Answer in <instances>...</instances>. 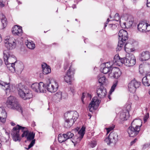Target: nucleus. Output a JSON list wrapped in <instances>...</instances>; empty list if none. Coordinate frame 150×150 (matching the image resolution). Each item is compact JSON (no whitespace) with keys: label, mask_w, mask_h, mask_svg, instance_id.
I'll list each match as a JSON object with an SVG mask.
<instances>
[{"label":"nucleus","mask_w":150,"mask_h":150,"mask_svg":"<svg viewBox=\"0 0 150 150\" xmlns=\"http://www.w3.org/2000/svg\"><path fill=\"white\" fill-rule=\"evenodd\" d=\"M96 145V143L95 142H92L91 144V146L92 148L95 147Z\"/></svg>","instance_id":"8fccbe9b"},{"label":"nucleus","mask_w":150,"mask_h":150,"mask_svg":"<svg viewBox=\"0 0 150 150\" xmlns=\"http://www.w3.org/2000/svg\"><path fill=\"white\" fill-rule=\"evenodd\" d=\"M122 72L119 68L114 67L112 69L111 72L109 74V77L117 79L120 76Z\"/></svg>","instance_id":"f3484780"},{"label":"nucleus","mask_w":150,"mask_h":150,"mask_svg":"<svg viewBox=\"0 0 150 150\" xmlns=\"http://www.w3.org/2000/svg\"><path fill=\"white\" fill-rule=\"evenodd\" d=\"M73 7H74L75 8L76 7V6L74 5Z\"/></svg>","instance_id":"69168bd1"},{"label":"nucleus","mask_w":150,"mask_h":150,"mask_svg":"<svg viewBox=\"0 0 150 150\" xmlns=\"http://www.w3.org/2000/svg\"><path fill=\"white\" fill-rule=\"evenodd\" d=\"M74 130H72V131H71V132H73V131H74Z\"/></svg>","instance_id":"774afa93"},{"label":"nucleus","mask_w":150,"mask_h":150,"mask_svg":"<svg viewBox=\"0 0 150 150\" xmlns=\"http://www.w3.org/2000/svg\"><path fill=\"white\" fill-rule=\"evenodd\" d=\"M75 130H76V131H78V130H76V129H75Z\"/></svg>","instance_id":"338daca9"},{"label":"nucleus","mask_w":150,"mask_h":150,"mask_svg":"<svg viewBox=\"0 0 150 150\" xmlns=\"http://www.w3.org/2000/svg\"><path fill=\"white\" fill-rule=\"evenodd\" d=\"M2 61L1 59H0V66H1L2 64Z\"/></svg>","instance_id":"4d7b16f0"},{"label":"nucleus","mask_w":150,"mask_h":150,"mask_svg":"<svg viewBox=\"0 0 150 150\" xmlns=\"http://www.w3.org/2000/svg\"><path fill=\"white\" fill-rule=\"evenodd\" d=\"M74 74V70L71 65L64 77V79L65 82L67 83H70Z\"/></svg>","instance_id":"9b49d317"},{"label":"nucleus","mask_w":150,"mask_h":150,"mask_svg":"<svg viewBox=\"0 0 150 150\" xmlns=\"http://www.w3.org/2000/svg\"><path fill=\"white\" fill-rule=\"evenodd\" d=\"M4 59L6 64L8 68H9L10 70L13 69L14 71L21 74L24 68L23 64L21 62L16 61L13 63L16 60L14 55L9 54L8 50H6L4 52Z\"/></svg>","instance_id":"f257e3e1"},{"label":"nucleus","mask_w":150,"mask_h":150,"mask_svg":"<svg viewBox=\"0 0 150 150\" xmlns=\"http://www.w3.org/2000/svg\"><path fill=\"white\" fill-rule=\"evenodd\" d=\"M69 64L67 63H66L64 64V69L65 70L67 69L69 66Z\"/></svg>","instance_id":"3c124183"},{"label":"nucleus","mask_w":150,"mask_h":150,"mask_svg":"<svg viewBox=\"0 0 150 150\" xmlns=\"http://www.w3.org/2000/svg\"><path fill=\"white\" fill-rule=\"evenodd\" d=\"M142 82L145 86H150V74L146 75L143 78Z\"/></svg>","instance_id":"a878e982"},{"label":"nucleus","mask_w":150,"mask_h":150,"mask_svg":"<svg viewBox=\"0 0 150 150\" xmlns=\"http://www.w3.org/2000/svg\"><path fill=\"white\" fill-rule=\"evenodd\" d=\"M137 140V139L135 138V139H134V140L132 141L130 143L131 145H132L133 144H134V143H135L136 142Z\"/></svg>","instance_id":"864d4df0"},{"label":"nucleus","mask_w":150,"mask_h":150,"mask_svg":"<svg viewBox=\"0 0 150 150\" xmlns=\"http://www.w3.org/2000/svg\"><path fill=\"white\" fill-rule=\"evenodd\" d=\"M148 68H149L150 70V65L148 64H140L139 66V71L142 73L141 71L143 69L144 71H147Z\"/></svg>","instance_id":"bb28decb"},{"label":"nucleus","mask_w":150,"mask_h":150,"mask_svg":"<svg viewBox=\"0 0 150 150\" xmlns=\"http://www.w3.org/2000/svg\"><path fill=\"white\" fill-rule=\"evenodd\" d=\"M20 130H21L22 132H23L21 135L22 137H27L29 133V132L26 127H22L18 125H17L13 128L12 130L11 133L13 140L15 142L18 141H20L21 140L19 134Z\"/></svg>","instance_id":"7ed1b4c3"},{"label":"nucleus","mask_w":150,"mask_h":150,"mask_svg":"<svg viewBox=\"0 0 150 150\" xmlns=\"http://www.w3.org/2000/svg\"><path fill=\"white\" fill-rule=\"evenodd\" d=\"M35 139H33L32 140L30 144L29 145L28 148H27V149H29L30 148H31L32 147L34 144H35Z\"/></svg>","instance_id":"37998d69"},{"label":"nucleus","mask_w":150,"mask_h":150,"mask_svg":"<svg viewBox=\"0 0 150 150\" xmlns=\"http://www.w3.org/2000/svg\"><path fill=\"white\" fill-rule=\"evenodd\" d=\"M65 134V136L67 139L71 138H72L71 140V141L75 145V143L76 142V141L75 140V139H77V137H76L75 136H74V134L73 133H72L71 132H68L66 134Z\"/></svg>","instance_id":"393cba45"},{"label":"nucleus","mask_w":150,"mask_h":150,"mask_svg":"<svg viewBox=\"0 0 150 150\" xmlns=\"http://www.w3.org/2000/svg\"><path fill=\"white\" fill-rule=\"evenodd\" d=\"M31 88L34 91L37 92H46V88L45 87V84L42 82L33 83L31 86Z\"/></svg>","instance_id":"423d86ee"},{"label":"nucleus","mask_w":150,"mask_h":150,"mask_svg":"<svg viewBox=\"0 0 150 150\" xmlns=\"http://www.w3.org/2000/svg\"><path fill=\"white\" fill-rule=\"evenodd\" d=\"M146 5L147 7H150V3L147 2Z\"/></svg>","instance_id":"6e6d98bb"},{"label":"nucleus","mask_w":150,"mask_h":150,"mask_svg":"<svg viewBox=\"0 0 150 150\" xmlns=\"http://www.w3.org/2000/svg\"><path fill=\"white\" fill-rule=\"evenodd\" d=\"M125 58H121L118 54H116L114 56L113 62H110L112 66L113 65L121 66L124 63Z\"/></svg>","instance_id":"2eb2a0df"},{"label":"nucleus","mask_w":150,"mask_h":150,"mask_svg":"<svg viewBox=\"0 0 150 150\" xmlns=\"http://www.w3.org/2000/svg\"><path fill=\"white\" fill-rule=\"evenodd\" d=\"M85 127L83 126L79 132H78V133L81 136V138H83L85 134Z\"/></svg>","instance_id":"e433bc0d"},{"label":"nucleus","mask_w":150,"mask_h":150,"mask_svg":"<svg viewBox=\"0 0 150 150\" xmlns=\"http://www.w3.org/2000/svg\"><path fill=\"white\" fill-rule=\"evenodd\" d=\"M150 147V143H147L145 144L143 146V148H146L149 147Z\"/></svg>","instance_id":"09e8293b"},{"label":"nucleus","mask_w":150,"mask_h":150,"mask_svg":"<svg viewBox=\"0 0 150 150\" xmlns=\"http://www.w3.org/2000/svg\"><path fill=\"white\" fill-rule=\"evenodd\" d=\"M140 129L138 127L136 128L131 125L127 129V132L130 137H133L136 136L139 133Z\"/></svg>","instance_id":"a211bd4d"},{"label":"nucleus","mask_w":150,"mask_h":150,"mask_svg":"<svg viewBox=\"0 0 150 150\" xmlns=\"http://www.w3.org/2000/svg\"><path fill=\"white\" fill-rule=\"evenodd\" d=\"M79 116V114L76 111H68L65 113V127L66 128L71 127L76 121Z\"/></svg>","instance_id":"f03ea898"},{"label":"nucleus","mask_w":150,"mask_h":150,"mask_svg":"<svg viewBox=\"0 0 150 150\" xmlns=\"http://www.w3.org/2000/svg\"><path fill=\"white\" fill-rule=\"evenodd\" d=\"M136 60L135 57L133 55H131L128 57L125 58L124 64L128 67L134 66L136 63Z\"/></svg>","instance_id":"f8f14e48"},{"label":"nucleus","mask_w":150,"mask_h":150,"mask_svg":"<svg viewBox=\"0 0 150 150\" xmlns=\"http://www.w3.org/2000/svg\"><path fill=\"white\" fill-rule=\"evenodd\" d=\"M99 104H89L88 109L90 112H92L94 110H96L99 106Z\"/></svg>","instance_id":"c756f323"},{"label":"nucleus","mask_w":150,"mask_h":150,"mask_svg":"<svg viewBox=\"0 0 150 150\" xmlns=\"http://www.w3.org/2000/svg\"><path fill=\"white\" fill-rule=\"evenodd\" d=\"M142 120L140 119H136L132 122L131 125L136 128L139 127L140 129V127L142 125Z\"/></svg>","instance_id":"b1692460"},{"label":"nucleus","mask_w":150,"mask_h":150,"mask_svg":"<svg viewBox=\"0 0 150 150\" xmlns=\"http://www.w3.org/2000/svg\"><path fill=\"white\" fill-rule=\"evenodd\" d=\"M6 44V47L8 50H4L3 51V53L5 51L8 50L9 53L12 54L11 53L9 50H12L15 48L16 47V40L13 38H9V39L7 38L6 39V41L5 42Z\"/></svg>","instance_id":"6e6552de"},{"label":"nucleus","mask_w":150,"mask_h":150,"mask_svg":"<svg viewBox=\"0 0 150 150\" xmlns=\"http://www.w3.org/2000/svg\"><path fill=\"white\" fill-rule=\"evenodd\" d=\"M102 66L103 67L100 69L101 71L104 74L108 73L109 76V74L111 73L112 69V65L110 62L104 63Z\"/></svg>","instance_id":"dca6fc26"},{"label":"nucleus","mask_w":150,"mask_h":150,"mask_svg":"<svg viewBox=\"0 0 150 150\" xmlns=\"http://www.w3.org/2000/svg\"><path fill=\"white\" fill-rule=\"evenodd\" d=\"M118 135L115 132H111L110 134L108 137L105 139V141L108 144L111 143L115 144L118 140Z\"/></svg>","instance_id":"0eeeda50"},{"label":"nucleus","mask_w":150,"mask_h":150,"mask_svg":"<svg viewBox=\"0 0 150 150\" xmlns=\"http://www.w3.org/2000/svg\"><path fill=\"white\" fill-rule=\"evenodd\" d=\"M147 2L150 3V0H147Z\"/></svg>","instance_id":"e2e57ef3"},{"label":"nucleus","mask_w":150,"mask_h":150,"mask_svg":"<svg viewBox=\"0 0 150 150\" xmlns=\"http://www.w3.org/2000/svg\"><path fill=\"white\" fill-rule=\"evenodd\" d=\"M115 21H118L120 20L119 15L118 13H116L115 15Z\"/></svg>","instance_id":"a18cd8bd"},{"label":"nucleus","mask_w":150,"mask_h":150,"mask_svg":"<svg viewBox=\"0 0 150 150\" xmlns=\"http://www.w3.org/2000/svg\"><path fill=\"white\" fill-rule=\"evenodd\" d=\"M33 125H34V126L35 125V122H33L32 123Z\"/></svg>","instance_id":"680f3d73"},{"label":"nucleus","mask_w":150,"mask_h":150,"mask_svg":"<svg viewBox=\"0 0 150 150\" xmlns=\"http://www.w3.org/2000/svg\"><path fill=\"white\" fill-rule=\"evenodd\" d=\"M109 25L110 27H111L113 30L116 29L117 28V25L115 24H109Z\"/></svg>","instance_id":"49530a36"},{"label":"nucleus","mask_w":150,"mask_h":150,"mask_svg":"<svg viewBox=\"0 0 150 150\" xmlns=\"http://www.w3.org/2000/svg\"><path fill=\"white\" fill-rule=\"evenodd\" d=\"M149 113H147L146 115H145L144 117V122H146L147 119L149 118Z\"/></svg>","instance_id":"c03bdc74"},{"label":"nucleus","mask_w":150,"mask_h":150,"mask_svg":"<svg viewBox=\"0 0 150 150\" xmlns=\"http://www.w3.org/2000/svg\"><path fill=\"white\" fill-rule=\"evenodd\" d=\"M100 98H99L97 97H94L90 103H100Z\"/></svg>","instance_id":"4c0bfd02"},{"label":"nucleus","mask_w":150,"mask_h":150,"mask_svg":"<svg viewBox=\"0 0 150 150\" xmlns=\"http://www.w3.org/2000/svg\"><path fill=\"white\" fill-rule=\"evenodd\" d=\"M11 125H12L14 126V125H15L14 123H13V124H11Z\"/></svg>","instance_id":"0e129e2a"},{"label":"nucleus","mask_w":150,"mask_h":150,"mask_svg":"<svg viewBox=\"0 0 150 150\" xmlns=\"http://www.w3.org/2000/svg\"><path fill=\"white\" fill-rule=\"evenodd\" d=\"M129 22H130V24L131 25H132L133 24V21H130Z\"/></svg>","instance_id":"13d9d810"},{"label":"nucleus","mask_w":150,"mask_h":150,"mask_svg":"<svg viewBox=\"0 0 150 150\" xmlns=\"http://www.w3.org/2000/svg\"><path fill=\"white\" fill-rule=\"evenodd\" d=\"M2 41V38L1 35L0 34V42Z\"/></svg>","instance_id":"bf43d9fd"},{"label":"nucleus","mask_w":150,"mask_h":150,"mask_svg":"<svg viewBox=\"0 0 150 150\" xmlns=\"http://www.w3.org/2000/svg\"><path fill=\"white\" fill-rule=\"evenodd\" d=\"M7 106L9 108L16 109L19 111L22 112V108L20 104H6Z\"/></svg>","instance_id":"4be33fe9"},{"label":"nucleus","mask_w":150,"mask_h":150,"mask_svg":"<svg viewBox=\"0 0 150 150\" xmlns=\"http://www.w3.org/2000/svg\"><path fill=\"white\" fill-rule=\"evenodd\" d=\"M117 83H114L112 86L111 89L109 92V94H111L114 91L115 88L117 86Z\"/></svg>","instance_id":"79ce46f5"},{"label":"nucleus","mask_w":150,"mask_h":150,"mask_svg":"<svg viewBox=\"0 0 150 150\" xmlns=\"http://www.w3.org/2000/svg\"><path fill=\"white\" fill-rule=\"evenodd\" d=\"M0 85L2 86H4L6 88V91H8L9 92L10 91L11 89L8 84H6L5 83L1 81H0Z\"/></svg>","instance_id":"f704fd0d"},{"label":"nucleus","mask_w":150,"mask_h":150,"mask_svg":"<svg viewBox=\"0 0 150 150\" xmlns=\"http://www.w3.org/2000/svg\"><path fill=\"white\" fill-rule=\"evenodd\" d=\"M17 100L13 96H10L8 98L6 103H17Z\"/></svg>","instance_id":"c85d7f7f"},{"label":"nucleus","mask_w":150,"mask_h":150,"mask_svg":"<svg viewBox=\"0 0 150 150\" xmlns=\"http://www.w3.org/2000/svg\"><path fill=\"white\" fill-rule=\"evenodd\" d=\"M65 134H63L62 135L59 134L58 135V141L60 143H62L65 142L67 139L65 136Z\"/></svg>","instance_id":"7c9ffc66"},{"label":"nucleus","mask_w":150,"mask_h":150,"mask_svg":"<svg viewBox=\"0 0 150 150\" xmlns=\"http://www.w3.org/2000/svg\"><path fill=\"white\" fill-rule=\"evenodd\" d=\"M97 93L99 97L103 98L106 95L107 92L106 89L103 86L101 85L100 87L98 86L97 90Z\"/></svg>","instance_id":"6ab92c4d"},{"label":"nucleus","mask_w":150,"mask_h":150,"mask_svg":"<svg viewBox=\"0 0 150 150\" xmlns=\"http://www.w3.org/2000/svg\"><path fill=\"white\" fill-rule=\"evenodd\" d=\"M2 18L1 19V21L3 28H4L6 27L7 25V20L4 15L2 14Z\"/></svg>","instance_id":"473e14b6"},{"label":"nucleus","mask_w":150,"mask_h":150,"mask_svg":"<svg viewBox=\"0 0 150 150\" xmlns=\"http://www.w3.org/2000/svg\"><path fill=\"white\" fill-rule=\"evenodd\" d=\"M108 98L109 99V100H110L111 99V98H110V95H108Z\"/></svg>","instance_id":"052dcab7"},{"label":"nucleus","mask_w":150,"mask_h":150,"mask_svg":"<svg viewBox=\"0 0 150 150\" xmlns=\"http://www.w3.org/2000/svg\"><path fill=\"white\" fill-rule=\"evenodd\" d=\"M110 21L109 19V18H108L107 21L105 23V28L107 26V24Z\"/></svg>","instance_id":"603ef678"},{"label":"nucleus","mask_w":150,"mask_h":150,"mask_svg":"<svg viewBox=\"0 0 150 150\" xmlns=\"http://www.w3.org/2000/svg\"><path fill=\"white\" fill-rule=\"evenodd\" d=\"M26 45L27 47L30 49H33L35 47V45L32 41H28L27 44Z\"/></svg>","instance_id":"72a5a7b5"},{"label":"nucleus","mask_w":150,"mask_h":150,"mask_svg":"<svg viewBox=\"0 0 150 150\" xmlns=\"http://www.w3.org/2000/svg\"><path fill=\"white\" fill-rule=\"evenodd\" d=\"M59 86L56 81L52 82H50L47 84L45 85L46 89L51 93H54L56 92L58 89Z\"/></svg>","instance_id":"9d476101"},{"label":"nucleus","mask_w":150,"mask_h":150,"mask_svg":"<svg viewBox=\"0 0 150 150\" xmlns=\"http://www.w3.org/2000/svg\"><path fill=\"white\" fill-rule=\"evenodd\" d=\"M86 96L87 98H88L89 99H91V94L88 93L83 92L82 93L81 100L83 103L84 102V99L85 96Z\"/></svg>","instance_id":"2f4dec72"},{"label":"nucleus","mask_w":150,"mask_h":150,"mask_svg":"<svg viewBox=\"0 0 150 150\" xmlns=\"http://www.w3.org/2000/svg\"><path fill=\"white\" fill-rule=\"evenodd\" d=\"M131 105L130 104H128L126 109H125L121 112L120 114V118L123 120H127L129 117V110L130 109Z\"/></svg>","instance_id":"4468645a"},{"label":"nucleus","mask_w":150,"mask_h":150,"mask_svg":"<svg viewBox=\"0 0 150 150\" xmlns=\"http://www.w3.org/2000/svg\"><path fill=\"white\" fill-rule=\"evenodd\" d=\"M150 58V53L148 51L142 52L140 54L139 60L142 62L147 60Z\"/></svg>","instance_id":"aec40b11"},{"label":"nucleus","mask_w":150,"mask_h":150,"mask_svg":"<svg viewBox=\"0 0 150 150\" xmlns=\"http://www.w3.org/2000/svg\"><path fill=\"white\" fill-rule=\"evenodd\" d=\"M105 79L106 78L104 76H102L99 79L98 81L100 83V86L101 85L103 86V84L105 82Z\"/></svg>","instance_id":"58836bf2"},{"label":"nucleus","mask_w":150,"mask_h":150,"mask_svg":"<svg viewBox=\"0 0 150 150\" xmlns=\"http://www.w3.org/2000/svg\"><path fill=\"white\" fill-rule=\"evenodd\" d=\"M132 47V45L129 43H126L125 45L124 49L126 51V49H131Z\"/></svg>","instance_id":"ea45409f"},{"label":"nucleus","mask_w":150,"mask_h":150,"mask_svg":"<svg viewBox=\"0 0 150 150\" xmlns=\"http://www.w3.org/2000/svg\"><path fill=\"white\" fill-rule=\"evenodd\" d=\"M138 30L142 32H146L150 30V25L144 22L140 23L137 25Z\"/></svg>","instance_id":"ddd939ff"},{"label":"nucleus","mask_w":150,"mask_h":150,"mask_svg":"<svg viewBox=\"0 0 150 150\" xmlns=\"http://www.w3.org/2000/svg\"><path fill=\"white\" fill-rule=\"evenodd\" d=\"M35 134L33 132H30L28 133L27 137V139L28 140H33L34 138Z\"/></svg>","instance_id":"c9c22d12"},{"label":"nucleus","mask_w":150,"mask_h":150,"mask_svg":"<svg viewBox=\"0 0 150 150\" xmlns=\"http://www.w3.org/2000/svg\"><path fill=\"white\" fill-rule=\"evenodd\" d=\"M18 91L20 97L24 100L29 99L32 97V94L27 87L22 86L18 88Z\"/></svg>","instance_id":"39448f33"},{"label":"nucleus","mask_w":150,"mask_h":150,"mask_svg":"<svg viewBox=\"0 0 150 150\" xmlns=\"http://www.w3.org/2000/svg\"><path fill=\"white\" fill-rule=\"evenodd\" d=\"M7 117V113L4 110H2L0 114V121L2 123H4L6 121Z\"/></svg>","instance_id":"cd10ccee"},{"label":"nucleus","mask_w":150,"mask_h":150,"mask_svg":"<svg viewBox=\"0 0 150 150\" xmlns=\"http://www.w3.org/2000/svg\"><path fill=\"white\" fill-rule=\"evenodd\" d=\"M140 86V82L135 79L132 80L128 85L129 91L131 93H134L135 92L136 89Z\"/></svg>","instance_id":"1a4fd4ad"},{"label":"nucleus","mask_w":150,"mask_h":150,"mask_svg":"<svg viewBox=\"0 0 150 150\" xmlns=\"http://www.w3.org/2000/svg\"><path fill=\"white\" fill-rule=\"evenodd\" d=\"M56 95H57V96L58 97H61L62 96V93L61 92H57L56 93Z\"/></svg>","instance_id":"5fc2aeb1"},{"label":"nucleus","mask_w":150,"mask_h":150,"mask_svg":"<svg viewBox=\"0 0 150 150\" xmlns=\"http://www.w3.org/2000/svg\"><path fill=\"white\" fill-rule=\"evenodd\" d=\"M12 32L15 35L21 36L22 33V27H20L17 25H15L12 28Z\"/></svg>","instance_id":"412c9836"},{"label":"nucleus","mask_w":150,"mask_h":150,"mask_svg":"<svg viewBox=\"0 0 150 150\" xmlns=\"http://www.w3.org/2000/svg\"><path fill=\"white\" fill-rule=\"evenodd\" d=\"M43 73L44 74H47L50 73L51 70L50 67L45 63L42 64Z\"/></svg>","instance_id":"5701e85b"},{"label":"nucleus","mask_w":150,"mask_h":150,"mask_svg":"<svg viewBox=\"0 0 150 150\" xmlns=\"http://www.w3.org/2000/svg\"><path fill=\"white\" fill-rule=\"evenodd\" d=\"M115 127V125H113L112 126H110L109 127L106 128L105 129L107 130V134H108Z\"/></svg>","instance_id":"a19ab883"},{"label":"nucleus","mask_w":150,"mask_h":150,"mask_svg":"<svg viewBox=\"0 0 150 150\" xmlns=\"http://www.w3.org/2000/svg\"><path fill=\"white\" fill-rule=\"evenodd\" d=\"M1 1L0 0V6L1 7H3L4 6V2L5 1V0H1Z\"/></svg>","instance_id":"de8ad7c7"},{"label":"nucleus","mask_w":150,"mask_h":150,"mask_svg":"<svg viewBox=\"0 0 150 150\" xmlns=\"http://www.w3.org/2000/svg\"><path fill=\"white\" fill-rule=\"evenodd\" d=\"M118 42L117 50H120L122 47L123 46V44L125 42L126 40L128 38V34L127 32L124 29L120 30L118 33Z\"/></svg>","instance_id":"20e7f679"}]
</instances>
